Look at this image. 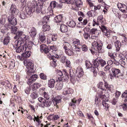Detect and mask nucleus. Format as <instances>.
I'll use <instances>...</instances> for the list:
<instances>
[{"mask_svg": "<svg viewBox=\"0 0 127 127\" xmlns=\"http://www.w3.org/2000/svg\"><path fill=\"white\" fill-rule=\"evenodd\" d=\"M83 73L82 68L80 66L77 68L75 74H74L73 70L70 69L69 72L70 81L72 83H73L76 81L79 80L78 78L79 79L82 76Z\"/></svg>", "mask_w": 127, "mask_h": 127, "instance_id": "1", "label": "nucleus"}, {"mask_svg": "<svg viewBox=\"0 0 127 127\" xmlns=\"http://www.w3.org/2000/svg\"><path fill=\"white\" fill-rule=\"evenodd\" d=\"M93 48L90 49L91 53L93 54L97 51L99 53H103L104 52V51L102 49L103 44L102 42L99 39H98L96 41H94L92 44Z\"/></svg>", "mask_w": 127, "mask_h": 127, "instance_id": "2", "label": "nucleus"}, {"mask_svg": "<svg viewBox=\"0 0 127 127\" xmlns=\"http://www.w3.org/2000/svg\"><path fill=\"white\" fill-rule=\"evenodd\" d=\"M97 22L99 24H101L99 27L101 31L103 33L104 35L106 36L107 37H109L110 36L109 31L107 29L106 27L104 25L105 23L104 22V19L103 15H101L97 17Z\"/></svg>", "mask_w": 127, "mask_h": 127, "instance_id": "3", "label": "nucleus"}, {"mask_svg": "<svg viewBox=\"0 0 127 127\" xmlns=\"http://www.w3.org/2000/svg\"><path fill=\"white\" fill-rule=\"evenodd\" d=\"M25 65L27 66L26 69L27 74L29 75L33 74L35 70L34 69V64L32 60H27L24 61Z\"/></svg>", "mask_w": 127, "mask_h": 127, "instance_id": "4", "label": "nucleus"}, {"mask_svg": "<svg viewBox=\"0 0 127 127\" xmlns=\"http://www.w3.org/2000/svg\"><path fill=\"white\" fill-rule=\"evenodd\" d=\"M29 36L24 34L23 35L22 37H20L14 42L13 46L14 47L16 48L18 45L24 44H26L27 45V42H29Z\"/></svg>", "mask_w": 127, "mask_h": 127, "instance_id": "5", "label": "nucleus"}, {"mask_svg": "<svg viewBox=\"0 0 127 127\" xmlns=\"http://www.w3.org/2000/svg\"><path fill=\"white\" fill-rule=\"evenodd\" d=\"M106 64V61L100 57H97L95 60L94 62V64L95 68L98 67L99 65L103 67Z\"/></svg>", "mask_w": 127, "mask_h": 127, "instance_id": "6", "label": "nucleus"}, {"mask_svg": "<svg viewBox=\"0 0 127 127\" xmlns=\"http://www.w3.org/2000/svg\"><path fill=\"white\" fill-rule=\"evenodd\" d=\"M38 99L40 102L41 103V105L43 108L49 107L52 103L51 101L49 99H45L42 97H39Z\"/></svg>", "mask_w": 127, "mask_h": 127, "instance_id": "7", "label": "nucleus"}, {"mask_svg": "<svg viewBox=\"0 0 127 127\" xmlns=\"http://www.w3.org/2000/svg\"><path fill=\"white\" fill-rule=\"evenodd\" d=\"M39 0H33L31 3V5L34 8L36 7V9L37 8H39L38 10L39 11H41L43 6V2L40 1L37 3V2Z\"/></svg>", "mask_w": 127, "mask_h": 127, "instance_id": "8", "label": "nucleus"}, {"mask_svg": "<svg viewBox=\"0 0 127 127\" xmlns=\"http://www.w3.org/2000/svg\"><path fill=\"white\" fill-rule=\"evenodd\" d=\"M36 9V7L34 8L32 7V6L31 5V6L30 7L26 8L25 11L27 16H31L34 12H36L37 13H40L41 11H39L38 10L39 8H37Z\"/></svg>", "mask_w": 127, "mask_h": 127, "instance_id": "9", "label": "nucleus"}, {"mask_svg": "<svg viewBox=\"0 0 127 127\" xmlns=\"http://www.w3.org/2000/svg\"><path fill=\"white\" fill-rule=\"evenodd\" d=\"M15 48V49H16V52L18 53H22L26 51V50L27 45L26 44H22L17 46V47Z\"/></svg>", "mask_w": 127, "mask_h": 127, "instance_id": "10", "label": "nucleus"}, {"mask_svg": "<svg viewBox=\"0 0 127 127\" xmlns=\"http://www.w3.org/2000/svg\"><path fill=\"white\" fill-rule=\"evenodd\" d=\"M10 11L11 13L12 16L16 15L19 12L18 10L16 8V6L13 4H12Z\"/></svg>", "mask_w": 127, "mask_h": 127, "instance_id": "11", "label": "nucleus"}, {"mask_svg": "<svg viewBox=\"0 0 127 127\" xmlns=\"http://www.w3.org/2000/svg\"><path fill=\"white\" fill-rule=\"evenodd\" d=\"M8 22L10 23V24L13 25H16L17 24V19L15 18L14 16L10 15L8 17Z\"/></svg>", "mask_w": 127, "mask_h": 127, "instance_id": "12", "label": "nucleus"}, {"mask_svg": "<svg viewBox=\"0 0 127 127\" xmlns=\"http://www.w3.org/2000/svg\"><path fill=\"white\" fill-rule=\"evenodd\" d=\"M112 74L116 78L119 77L118 74L120 73V70L118 69L115 67H112L111 69Z\"/></svg>", "mask_w": 127, "mask_h": 127, "instance_id": "13", "label": "nucleus"}, {"mask_svg": "<svg viewBox=\"0 0 127 127\" xmlns=\"http://www.w3.org/2000/svg\"><path fill=\"white\" fill-rule=\"evenodd\" d=\"M39 37L40 41L41 42L43 43L46 42V37L43 32H41L39 33Z\"/></svg>", "mask_w": 127, "mask_h": 127, "instance_id": "14", "label": "nucleus"}, {"mask_svg": "<svg viewBox=\"0 0 127 127\" xmlns=\"http://www.w3.org/2000/svg\"><path fill=\"white\" fill-rule=\"evenodd\" d=\"M69 79L68 74L67 73V71L64 73L63 75L58 78V79L59 81L64 82L67 81Z\"/></svg>", "mask_w": 127, "mask_h": 127, "instance_id": "15", "label": "nucleus"}, {"mask_svg": "<svg viewBox=\"0 0 127 127\" xmlns=\"http://www.w3.org/2000/svg\"><path fill=\"white\" fill-rule=\"evenodd\" d=\"M62 99V97L59 95L55 97L52 100L54 105L56 106L58 103H60Z\"/></svg>", "mask_w": 127, "mask_h": 127, "instance_id": "16", "label": "nucleus"}, {"mask_svg": "<svg viewBox=\"0 0 127 127\" xmlns=\"http://www.w3.org/2000/svg\"><path fill=\"white\" fill-rule=\"evenodd\" d=\"M75 4L76 7L73 8V9L77 11L79 10L78 7H81L82 6V2L81 0H78L75 2Z\"/></svg>", "mask_w": 127, "mask_h": 127, "instance_id": "17", "label": "nucleus"}, {"mask_svg": "<svg viewBox=\"0 0 127 127\" xmlns=\"http://www.w3.org/2000/svg\"><path fill=\"white\" fill-rule=\"evenodd\" d=\"M63 18L62 15H60L56 16L54 18V21L57 23L62 24L63 21Z\"/></svg>", "mask_w": 127, "mask_h": 127, "instance_id": "18", "label": "nucleus"}, {"mask_svg": "<svg viewBox=\"0 0 127 127\" xmlns=\"http://www.w3.org/2000/svg\"><path fill=\"white\" fill-rule=\"evenodd\" d=\"M30 36L32 37H34L35 36L37 33L35 28L33 27L32 28L29 32Z\"/></svg>", "mask_w": 127, "mask_h": 127, "instance_id": "19", "label": "nucleus"}, {"mask_svg": "<svg viewBox=\"0 0 127 127\" xmlns=\"http://www.w3.org/2000/svg\"><path fill=\"white\" fill-rule=\"evenodd\" d=\"M24 32L22 31H18L15 34L16 35L14 37L15 39H18L20 37H22L23 35L24 34Z\"/></svg>", "mask_w": 127, "mask_h": 127, "instance_id": "20", "label": "nucleus"}, {"mask_svg": "<svg viewBox=\"0 0 127 127\" xmlns=\"http://www.w3.org/2000/svg\"><path fill=\"white\" fill-rule=\"evenodd\" d=\"M104 90H105V88L107 90L109 91H111V90L113 89V86L112 85H110L108 84L106 81L104 80Z\"/></svg>", "mask_w": 127, "mask_h": 127, "instance_id": "21", "label": "nucleus"}, {"mask_svg": "<svg viewBox=\"0 0 127 127\" xmlns=\"http://www.w3.org/2000/svg\"><path fill=\"white\" fill-rule=\"evenodd\" d=\"M41 86V84L38 83H34L31 86V89L32 90L34 91L37 89L39 88Z\"/></svg>", "mask_w": 127, "mask_h": 127, "instance_id": "22", "label": "nucleus"}, {"mask_svg": "<svg viewBox=\"0 0 127 127\" xmlns=\"http://www.w3.org/2000/svg\"><path fill=\"white\" fill-rule=\"evenodd\" d=\"M31 55V52L30 51H26L22 54V57L23 59L27 58L30 57Z\"/></svg>", "mask_w": 127, "mask_h": 127, "instance_id": "23", "label": "nucleus"}, {"mask_svg": "<svg viewBox=\"0 0 127 127\" xmlns=\"http://www.w3.org/2000/svg\"><path fill=\"white\" fill-rule=\"evenodd\" d=\"M55 82V80L53 79H51L49 80L48 83V87L50 88L54 87Z\"/></svg>", "mask_w": 127, "mask_h": 127, "instance_id": "24", "label": "nucleus"}, {"mask_svg": "<svg viewBox=\"0 0 127 127\" xmlns=\"http://www.w3.org/2000/svg\"><path fill=\"white\" fill-rule=\"evenodd\" d=\"M88 23L87 20L86 19H85L82 22H80L78 24V26L80 28L83 27L84 26L86 25Z\"/></svg>", "mask_w": 127, "mask_h": 127, "instance_id": "25", "label": "nucleus"}, {"mask_svg": "<svg viewBox=\"0 0 127 127\" xmlns=\"http://www.w3.org/2000/svg\"><path fill=\"white\" fill-rule=\"evenodd\" d=\"M115 46L116 48V51L118 52L120 49L121 44L120 41L118 40H117L115 42Z\"/></svg>", "mask_w": 127, "mask_h": 127, "instance_id": "26", "label": "nucleus"}, {"mask_svg": "<svg viewBox=\"0 0 127 127\" xmlns=\"http://www.w3.org/2000/svg\"><path fill=\"white\" fill-rule=\"evenodd\" d=\"M60 30L61 31L63 32H67L68 31L67 27V26L61 24Z\"/></svg>", "mask_w": 127, "mask_h": 127, "instance_id": "27", "label": "nucleus"}, {"mask_svg": "<svg viewBox=\"0 0 127 127\" xmlns=\"http://www.w3.org/2000/svg\"><path fill=\"white\" fill-rule=\"evenodd\" d=\"M1 84L2 85L5 86V87L6 89L7 88L6 87L8 88H9L11 86V84L8 81H5L2 82H1Z\"/></svg>", "mask_w": 127, "mask_h": 127, "instance_id": "28", "label": "nucleus"}, {"mask_svg": "<svg viewBox=\"0 0 127 127\" xmlns=\"http://www.w3.org/2000/svg\"><path fill=\"white\" fill-rule=\"evenodd\" d=\"M50 16L49 15L43 17L41 23L43 24H46L49 21Z\"/></svg>", "mask_w": 127, "mask_h": 127, "instance_id": "29", "label": "nucleus"}, {"mask_svg": "<svg viewBox=\"0 0 127 127\" xmlns=\"http://www.w3.org/2000/svg\"><path fill=\"white\" fill-rule=\"evenodd\" d=\"M95 104L96 107H98L101 103V101L99 98L97 97L96 96L95 98Z\"/></svg>", "mask_w": 127, "mask_h": 127, "instance_id": "30", "label": "nucleus"}, {"mask_svg": "<svg viewBox=\"0 0 127 127\" xmlns=\"http://www.w3.org/2000/svg\"><path fill=\"white\" fill-rule=\"evenodd\" d=\"M61 2L68 4H73L76 2L75 0H62Z\"/></svg>", "mask_w": 127, "mask_h": 127, "instance_id": "31", "label": "nucleus"}, {"mask_svg": "<svg viewBox=\"0 0 127 127\" xmlns=\"http://www.w3.org/2000/svg\"><path fill=\"white\" fill-rule=\"evenodd\" d=\"M66 70L65 69H64L62 71L60 70H56V72L57 74L58 75L60 76H62L63 75V74L65 73V72H66Z\"/></svg>", "mask_w": 127, "mask_h": 127, "instance_id": "32", "label": "nucleus"}, {"mask_svg": "<svg viewBox=\"0 0 127 127\" xmlns=\"http://www.w3.org/2000/svg\"><path fill=\"white\" fill-rule=\"evenodd\" d=\"M63 83L62 82L58 83L56 86V88L58 90H60L62 88Z\"/></svg>", "mask_w": 127, "mask_h": 127, "instance_id": "33", "label": "nucleus"}, {"mask_svg": "<svg viewBox=\"0 0 127 127\" xmlns=\"http://www.w3.org/2000/svg\"><path fill=\"white\" fill-rule=\"evenodd\" d=\"M50 29V26L49 25L46 24L43 25L42 28V30L43 32L48 31Z\"/></svg>", "mask_w": 127, "mask_h": 127, "instance_id": "34", "label": "nucleus"}, {"mask_svg": "<svg viewBox=\"0 0 127 127\" xmlns=\"http://www.w3.org/2000/svg\"><path fill=\"white\" fill-rule=\"evenodd\" d=\"M57 4V3L55 1H53L51 2L50 5L51 9H52L56 7Z\"/></svg>", "mask_w": 127, "mask_h": 127, "instance_id": "35", "label": "nucleus"}, {"mask_svg": "<svg viewBox=\"0 0 127 127\" xmlns=\"http://www.w3.org/2000/svg\"><path fill=\"white\" fill-rule=\"evenodd\" d=\"M91 33L94 34H96V35H98L100 31H98L97 29L93 28L90 31Z\"/></svg>", "mask_w": 127, "mask_h": 127, "instance_id": "36", "label": "nucleus"}, {"mask_svg": "<svg viewBox=\"0 0 127 127\" xmlns=\"http://www.w3.org/2000/svg\"><path fill=\"white\" fill-rule=\"evenodd\" d=\"M65 53L69 56H71L74 54L73 52L70 49V48L67 49L65 50Z\"/></svg>", "mask_w": 127, "mask_h": 127, "instance_id": "37", "label": "nucleus"}, {"mask_svg": "<svg viewBox=\"0 0 127 127\" xmlns=\"http://www.w3.org/2000/svg\"><path fill=\"white\" fill-rule=\"evenodd\" d=\"M10 39V37L9 36H8L5 37L3 41V43L4 45H7L9 42Z\"/></svg>", "mask_w": 127, "mask_h": 127, "instance_id": "38", "label": "nucleus"}, {"mask_svg": "<svg viewBox=\"0 0 127 127\" xmlns=\"http://www.w3.org/2000/svg\"><path fill=\"white\" fill-rule=\"evenodd\" d=\"M64 48L65 50L67 49H69L71 47V46L70 44L67 42H64L63 44Z\"/></svg>", "mask_w": 127, "mask_h": 127, "instance_id": "39", "label": "nucleus"}, {"mask_svg": "<svg viewBox=\"0 0 127 127\" xmlns=\"http://www.w3.org/2000/svg\"><path fill=\"white\" fill-rule=\"evenodd\" d=\"M20 13L19 17L22 19H25L26 17H28L25 11L22 12Z\"/></svg>", "mask_w": 127, "mask_h": 127, "instance_id": "40", "label": "nucleus"}, {"mask_svg": "<svg viewBox=\"0 0 127 127\" xmlns=\"http://www.w3.org/2000/svg\"><path fill=\"white\" fill-rule=\"evenodd\" d=\"M79 48H81L82 50L84 51H86L88 49L87 47L85 45H82L81 44L79 45Z\"/></svg>", "mask_w": 127, "mask_h": 127, "instance_id": "41", "label": "nucleus"}, {"mask_svg": "<svg viewBox=\"0 0 127 127\" xmlns=\"http://www.w3.org/2000/svg\"><path fill=\"white\" fill-rule=\"evenodd\" d=\"M85 64L87 69L92 68V65L90 62L87 60L85 61Z\"/></svg>", "mask_w": 127, "mask_h": 127, "instance_id": "42", "label": "nucleus"}, {"mask_svg": "<svg viewBox=\"0 0 127 127\" xmlns=\"http://www.w3.org/2000/svg\"><path fill=\"white\" fill-rule=\"evenodd\" d=\"M73 90L71 89H69L67 90L64 91L63 92V94L64 95H66L67 94H71L73 93Z\"/></svg>", "mask_w": 127, "mask_h": 127, "instance_id": "43", "label": "nucleus"}, {"mask_svg": "<svg viewBox=\"0 0 127 127\" xmlns=\"http://www.w3.org/2000/svg\"><path fill=\"white\" fill-rule=\"evenodd\" d=\"M76 25V23L74 21H71L69 22L68 26L71 28H74L75 27Z\"/></svg>", "mask_w": 127, "mask_h": 127, "instance_id": "44", "label": "nucleus"}, {"mask_svg": "<svg viewBox=\"0 0 127 127\" xmlns=\"http://www.w3.org/2000/svg\"><path fill=\"white\" fill-rule=\"evenodd\" d=\"M31 96L33 99H34L38 97V95L37 93L33 92L31 94Z\"/></svg>", "mask_w": 127, "mask_h": 127, "instance_id": "45", "label": "nucleus"}, {"mask_svg": "<svg viewBox=\"0 0 127 127\" xmlns=\"http://www.w3.org/2000/svg\"><path fill=\"white\" fill-rule=\"evenodd\" d=\"M66 58L64 56H60V61L62 63L64 64L66 60Z\"/></svg>", "mask_w": 127, "mask_h": 127, "instance_id": "46", "label": "nucleus"}, {"mask_svg": "<svg viewBox=\"0 0 127 127\" xmlns=\"http://www.w3.org/2000/svg\"><path fill=\"white\" fill-rule=\"evenodd\" d=\"M17 29V28L16 27L12 26L11 29V30L12 33L15 34L18 32Z\"/></svg>", "mask_w": 127, "mask_h": 127, "instance_id": "47", "label": "nucleus"}, {"mask_svg": "<svg viewBox=\"0 0 127 127\" xmlns=\"http://www.w3.org/2000/svg\"><path fill=\"white\" fill-rule=\"evenodd\" d=\"M76 100L75 98L72 99L71 102H70L69 105L70 106L74 107L75 106V104L76 103Z\"/></svg>", "mask_w": 127, "mask_h": 127, "instance_id": "48", "label": "nucleus"}, {"mask_svg": "<svg viewBox=\"0 0 127 127\" xmlns=\"http://www.w3.org/2000/svg\"><path fill=\"white\" fill-rule=\"evenodd\" d=\"M32 43L31 41H30L29 42H27V48H28L29 49H31L32 48Z\"/></svg>", "mask_w": 127, "mask_h": 127, "instance_id": "49", "label": "nucleus"}, {"mask_svg": "<svg viewBox=\"0 0 127 127\" xmlns=\"http://www.w3.org/2000/svg\"><path fill=\"white\" fill-rule=\"evenodd\" d=\"M12 26L9 23H6L4 25V29L5 30H8L11 29Z\"/></svg>", "mask_w": 127, "mask_h": 127, "instance_id": "50", "label": "nucleus"}, {"mask_svg": "<svg viewBox=\"0 0 127 127\" xmlns=\"http://www.w3.org/2000/svg\"><path fill=\"white\" fill-rule=\"evenodd\" d=\"M84 36L85 39H86L89 40L91 38V37L90 34L87 32H85L84 34Z\"/></svg>", "mask_w": 127, "mask_h": 127, "instance_id": "51", "label": "nucleus"}, {"mask_svg": "<svg viewBox=\"0 0 127 127\" xmlns=\"http://www.w3.org/2000/svg\"><path fill=\"white\" fill-rule=\"evenodd\" d=\"M48 57L49 58H50L53 60L54 62L56 63L57 61V59L55 58L54 57V56L52 55V54L48 55Z\"/></svg>", "mask_w": 127, "mask_h": 127, "instance_id": "52", "label": "nucleus"}, {"mask_svg": "<svg viewBox=\"0 0 127 127\" xmlns=\"http://www.w3.org/2000/svg\"><path fill=\"white\" fill-rule=\"evenodd\" d=\"M43 52L44 53H49L50 54L51 52L50 48L49 47L46 46V47L45 48V50H44V52Z\"/></svg>", "mask_w": 127, "mask_h": 127, "instance_id": "53", "label": "nucleus"}, {"mask_svg": "<svg viewBox=\"0 0 127 127\" xmlns=\"http://www.w3.org/2000/svg\"><path fill=\"white\" fill-rule=\"evenodd\" d=\"M39 76L40 78L41 79L44 80H46L47 79V76L43 73H40V74Z\"/></svg>", "mask_w": 127, "mask_h": 127, "instance_id": "54", "label": "nucleus"}, {"mask_svg": "<svg viewBox=\"0 0 127 127\" xmlns=\"http://www.w3.org/2000/svg\"><path fill=\"white\" fill-rule=\"evenodd\" d=\"M46 47V46L44 44L41 45L40 46V50L41 52L42 53H43Z\"/></svg>", "mask_w": 127, "mask_h": 127, "instance_id": "55", "label": "nucleus"}, {"mask_svg": "<svg viewBox=\"0 0 127 127\" xmlns=\"http://www.w3.org/2000/svg\"><path fill=\"white\" fill-rule=\"evenodd\" d=\"M102 84L103 83L102 82H100L98 83L97 86L99 88L103 90H104V87L102 86Z\"/></svg>", "mask_w": 127, "mask_h": 127, "instance_id": "56", "label": "nucleus"}, {"mask_svg": "<svg viewBox=\"0 0 127 127\" xmlns=\"http://www.w3.org/2000/svg\"><path fill=\"white\" fill-rule=\"evenodd\" d=\"M80 41L78 39H74L73 40V44L76 45V44L77 46H78L79 44H79Z\"/></svg>", "mask_w": 127, "mask_h": 127, "instance_id": "57", "label": "nucleus"}, {"mask_svg": "<svg viewBox=\"0 0 127 127\" xmlns=\"http://www.w3.org/2000/svg\"><path fill=\"white\" fill-rule=\"evenodd\" d=\"M43 94L44 97L46 99H49L50 98V96L48 93L44 92Z\"/></svg>", "mask_w": 127, "mask_h": 127, "instance_id": "58", "label": "nucleus"}, {"mask_svg": "<svg viewBox=\"0 0 127 127\" xmlns=\"http://www.w3.org/2000/svg\"><path fill=\"white\" fill-rule=\"evenodd\" d=\"M34 118L33 119L34 121L35 122L36 120L38 123L39 124V123L40 122L39 119L40 117L38 116H37V117H36L35 115H34Z\"/></svg>", "mask_w": 127, "mask_h": 127, "instance_id": "59", "label": "nucleus"}, {"mask_svg": "<svg viewBox=\"0 0 127 127\" xmlns=\"http://www.w3.org/2000/svg\"><path fill=\"white\" fill-rule=\"evenodd\" d=\"M119 64H120L122 66L124 67L123 66L125 65L126 64V63L124 60L120 59L119 60Z\"/></svg>", "mask_w": 127, "mask_h": 127, "instance_id": "60", "label": "nucleus"}, {"mask_svg": "<svg viewBox=\"0 0 127 127\" xmlns=\"http://www.w3.org/2000/svg\"><path fill=\"white\" fill-rule=\"evenodd\" d=\"M50 48L51 52H52L53 51H56L57 50V48L56 46H49Z\"/></svg>", "mask_w": 127, "mask_h": 127, "instance_id": "61", "label": "nucleus"}, {"mask_svg": "<svg viewBox=\"0 0 127 127\" xmlns=\"http://www.w3.org/2000/svg\"><path fill=\"white\" fill-rule=\"evenodd\" d=\"M99 74L102 77H104V78H106L105 73L102 71H100L99 72Z\"/></svg>", "mask_w": 127, "mask_h": 127, "instance_id": "62", "label": "nucleus"}, {"mask_svg": "<svg viewBox=\"0 0 127 127\" xmlns=\"http://www.w3.org/2000/svg\"><path fill=\"white\" fill-rule=\"evenodd\" d=\"M123 7H122L121 9L120 10L123 12H127V8L126 6L123 5Z\"/></svg>", "mask_w": 127, "mask_h": 127, "instance_id": "63", "label": "nucleus"}, {"mask_svg": "<svg viewBox=\"0 0 127 127\" xmlns=\"http://www.w3.org/2000/svg\"><path fill=\"white\" fill-rule=\"evenodd\" d=\"M113 47V45L112 44H109L107 46L106 48L109 50V51H111L112 50Z\"/></svg>", "mask_w": 127, "mask_h": 127, "instance_id": "64", "label": "nucleus"}]
</instances>
